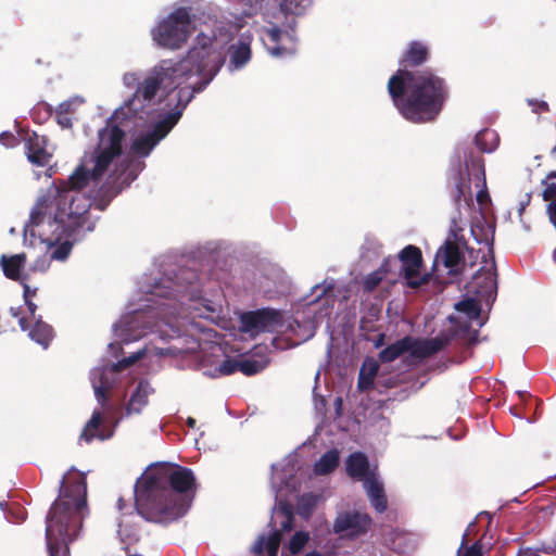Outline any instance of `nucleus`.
<instances>
[{"label": "nucleus", "mask_w": 556, "mask_h": 556, "mask_svg": "<svg viewBox=\"0 0 556 556\" xmlns=\"http://www.w3.org/2000/svg\"><path fill=\"white\" fill-rule=\"evenodd\" d=\"M399 260L401 262V274L409 288L418 289L428 283L430 274L420 275L422 254L419 248L412 244L406 245L400 252Z\"/></svg>", "instance_id": "ddd939ff"}, {"label": "nucleus", "mask_w": 556, "mask_h": 556, "mask_svg": "<svg viewBox=\"0 0 556 556\" xmlns=\"http://www.w3.org/2000/svg\"><path fill=\"white\" fill-rule=\"evenodd\" d=\"M186 422L187 426L191 429H193L197 425V420L193 417H188Z\"/></svg>", "instance_id": "6e6d98bb"}, {"label": "nucleus", "mask_w": 556, "mask_h": 556, "mask_svg": "<svg viewBox=\"0 0 556 556\" xmlns=\"http://www.w3.org/2000/svg\"><path fill=\"white\" fill-rule=\"evenodd\" d=\"M546 202V214L548 216V220L556 230V197L547 200Z\"/></svg>", "instance_id": "79ce46f5"}, {"label": "nucleus", "mask_w": 556, "mask_h": 556, "mask_svg": "<svg viewBox=\"0 0 556 556\" xmlns=\"http://www.w3.org/2000/svg\"><path fill=\"white\" fill-rule=\"evenodd\" d=\"M181 286L178 285L177 282H174V287H166L168 290L165 291V292H159L157 290L154 291V293L156 295H161V296H165V298H170V296H176V293L180 292V288ZM156 289H159L156 287Z\"/></svg>", "instance_id": "de8ad7c7"}, {"label": "nucleus", "mask_w": 556, "mask_h": 556, "mask_svg": "<svg viewBox=\"0 0 556 556\" xmlns=\"http://www.w3.org/2000/svg\"><path fill=\"white\" fill-rule=\"evenodd\" d=\"M485 280V291L484 293L491 294L492 292H496L497 289V281H496V275L493 273H488L484 277Z\"/></svg>", "instance_id": "c03bdc74"}, {"label": "nucleus", "mask_w": 556, "mask_h": 556, "mask_svg": "<svg viewBox=\"0 0 556 556\" xmlns=\"http://www.w3.org/2000/svg\"><path fill=\"white\" fill-rule=\"evenodd\" d=\"M498 141V136L494 130L482 129L475 136L473 143L479 149V152H475L480 155L482 152H493L497 148Z\"/></svg>", "instance_id": "393cba45"}, {"label": "nucleus", "mask_w": 556, "mask_h": 556, "mask_svg": "<svg viewBox=\"0 0 556 556\" xmlns=\"http://www.w3.org/2000/svg\"><path fill=\"white\" fill-rule=\"evenodd\" d=\"M283 326V315L281 311L264 307L250 311L240 316V331L249 333L252 338L263 332H275Z\"/></svg>", "instance_id": "9b49d317"}, {"label": "nucleus", "mask_w": 556, "mask_h": 556, "mask_svg": "<svg viewBox=\"0 0 556 556\" xmlns=\"http://www.w3.org/2000/svg\"><path fill=\"white\" fill-rule=\"evenodd\" d=\"M339 462L340 456L338 450H330L321 455V457L315 463L314 471L319 476L328 475L339 466Z\"/></svg>", "instance_id": "a878e982"}, {"label": "nucleus", "mask_w": 556, "mask_h": 556, "mask_svg": "<svg viewBox=\"0 0 556 556\" xmlns=\"http://www.w3.org/2000/svg\"><path fill=\"white\" fill-rule=\"evenodd\" d=\"M267 364V361L263 362L252 358L240 359L239 371H241L245 376H253L265 369Z\"/></svg>", "instance_id": "f704fd0d"}, {"label": "nucleus", "mask_w": 556, "mask_h": 556, "mask_svg": "<svg viewBox=\"0 0 556 556\" xmlns=\"http://www.w3.org/2000/svg\"><path fill=\"white\" fill-rule=\"evenodd\" d=\"M230 64L235 68H241L251 59V48L249 43L239 42L229 47Z\"/></svg>", "instance_id": "bb28decb"}, {"label": "nucleus", "mask_w": 556, "mask_h": 556, "mask_svg": "<svg viewBox=\"0 0 556 556\" xmlns=\"http://www.w3.org/2000/svg\"><path fill=\"white\" fill-rule=\"evenodd\" d=\"M180 274L186 275L189 282H191V280L195 278V274L190 270L180 269Z\"/></svg>", "instance_id": "603ef678"}, {"label": "nucleus", "mask_w": 556, "mask_h": 556, "mask_svg": "<svg viewBox=\"0 0 556 556\" xmlns=\"http://www.w3.org/2000/svg\"><path fill=\"white\" fill-rule=\"evenodd\" d=\"M83 102L78 97L65 100L61 102L56 109L54 110L55 113L59 114H65V115H72L75 113L76 108Z\"/></svg>", "instance_id": "58836bf2"}, {"label": "nucleus", "mask_w": 556, "mask_h": 556, "mask_svg": "<svg viewBox=\"0 0 556 556\" xmlns=\"http://www.w3.org/2000/svg\"><path fill=\"white\" fill-rule=\"evenodd\" d=\"M285 21L281 26L273 24L265 27L264 33L268 38L267 50L270 55L276 58H285L293 55L296 52V16L299 14L282 13Z\"/></svg>", "instance_id": "9d476101"}, {"label": "nucleus", "mask_w": 556, "mask_h": 556, "mask_svg": "<svg viewBox=\"0 0 556 556\" xmlns=\"http://www.w3.org/2000/svg\"><path fill=\"white\" fill-rule=\"evenodd\" d=\"M114 435V428L110 427L99 410H94L80 433V440L90 443L93 439L109 440Z\"/></svg>", "instance_id": "dca6fc26"}, {"label": "nucleus", "mask_w": 556, "mask_h": 556, "mask_svg": "<svg viewBox=\"0 0 556 556\" xmlns=\"http://www.w3.org/2000/svg\"><path fill=\"white\" fill-rule=\"evenodd\" d=\"M317 505V496L313 493H304L298 501V514L308 518Z\"/></svg>", "instance_id": "2f4dec72"}, {"label": "nucleus", "mask_w": 556, "mask_h": 556, "mask_svg": "<svg viewBox=\"0 0 556 556\" xmlns=\"http://www.w3.org/2000/svg\"><path fill=\"white\" fill-rule=\"evenodd\" d=\"M308 539V533L303 531L295 532L289 542L290 553L293 555L299 554L307 544Z\"/></svg>", "instance_id": "e433bc0d"}, {"label": "nucleus", "mask_w": 556, "mask_h": 556, "mask_svg": "<svg viewBox=\"0 0 556 556\" xmlns=\"http://www.w3.org/2000/svg\"><path fill=\"white\" fill-rule=\"evenodd\" d=\"M47 146L46 136H39L36 132L29 135L25 141L27 160L38 167L47 166L52 159V153L48 151Z\"/></svg>", "instance_id": "2eb2a0df"}, {"label": "nucleus", "mask_w": 556, "mask_h": 556, "mask_svg": "<svg viewBox=\"0 0 556 556\" xmlns=\"http://www.w3.org/2000/svg\"><path fill=\"white\" fill-rule=\"evenodd\" d=\"M7 505L4 501L0 502V507L3 508Z\"/></svg>", "instance_id": "13d9d810"}, {"label": "nucleus", "mask_w": 556, "mask_h": 556, "mask_svg": "<svg viewBox=\"0 0 556 556\" xmlns=\"http://www.w3.org/2000/svg\"><path fill=\"white\" fill-rule=\"evenodd\" d=\"M367 494L378 513H383L388 507V501L384 494L383 485L374 478H368L365 481Z\"/></svg>", "instance_id": "b1692460"}, {"label": "nucleus", "mask_w": 556, "mask_h": 556, "mask_svg": "<svg viewBox=\"0 0 556 556\" xmlns=\"http://www.w3.org/2000/svg\"><path fill=\"white\" fill-rule=\"evenodd\" d=\"M61 230L60 233L55 235L52 238H49V244L53 245L58 243L55 249L51 252V258L56 261H65L73 248V244L78 240H74L68 237V231L66 228H59Z\"/></svg>", "instance_id": "412c9836"}, {"label": "nucleus", "mask_w": 556, "mask_h": 556, "mask_svg": "<svg viewBox=\"0 0 556 556\" xmlns=\"http://www.w3.org/2000/svg\"><path fill=\"white\" fill-rule=\"evenodd\" d=\"M94 394H96V397H97L98 402L101 405H104L106 400H108L106 388H104L103 386L96 387L94 388Z\"/></svg>", "instance_id": "8fccbe9b"}, {"label": "nucleus", "mask_w": 556, "mask_h": 556, "mask_svg": "<svg viewBox=\"0 0 556 556\" xmlns=\"http://www.w3.org/2000/svg\"><path fill=\"white\" fill-rule=\"evenodd\" d=\"M379 370V364L371 357L365 358L363 362L359 374L357 388L361 391H368L374 388V381Z\"/></svg>", "instance_id": "4be33fe9"}, {"label": "nucleus", "mask_w": 556, "mask_h": 556, "mask_svg": "<svg viewBox=\"0 0 556 556\" xmlns=\"http://www.w3.org/2000/svg\"><path fill=\"white\" fill-rule=\"evenodd\" d=\"M55 119L62 128L70 129L73 127V121L70 115L55 113Z\"/></svg>", "instance_id": "a18cd8bd"}, {"label": "nucleus", "mask_w": 556, "mask_h": 556, "mask_svg": "<svg viewBox=\"0 0 556 556\" xmlns=\"http://www.w3.org/2000/svg\"><path fill=\"white\" fill-rule=\"evenodd\" d=\"M553 258H554V261L556 262V249H555V250H554V252H553Z\"/></svg>", "instance_id": "052dcab7"}, {"label": "nucleus", "mask_w": 556, "mask_h": 556, "mask_svg": "<svg viewBox=\"0 0 556 556\" xmlns=\"http://www.w3.org/2000/svg\"><path fill=\"white\" fill-rule=\"evenodd\" d=\"M303 1L304 0H281L279 11L280 13L303 14L305 9Z\"/></svg>", "instance_id": "4c0bfd02"}, {"label": "nucleus", "mask_w": 556, "mask_h": 556, "mask_svg": "<svg viewBox=\"0 0 556 556\" xmlns=\"http://www.w3.org/2000/svg\"><path fill=\"white\" fill-rule=\"evenodd\" d=\"M87 507V481L74 467L60 481L59 498L46 519V543L49 556H70L68 543L83 520Z\"/></svg>", "instance_id": "20e7f679"}, {"label": "nucleus", "mask_w": 556, "mask_h": 556, "mask_svg": "<svg viewBox=\"0 0 556 556\" xmlns=\"http://www.w3.org/2000/svg\"><path fill=\"white\" fill-rule=\"evenodd\" d=\"M448 320L452 324H455V326L441 336L430 339H419L405 336L381 350L378 354L379 361L382 363H391L407 352L415 358L425 359L442 351L451 343V341L459 337L462 339L469 337V345L477 342V334L470 333V324L468 321L460 323L454 316H450Z\"/></svg>", "instance_id": "0eeeda50"}, {"label": "nucleus", "mask_w": 556, "mask_h": 556, "mask_svg": "<svg viewBox=\"0 0 556 556\" xmlns=\"http://www.w3.org/2000/svg\"><path fill=\"white\" fill-rule=\"evenodd\" d=\"M240 359L227 357L218 366L217 371L222 376H229L239 371Z\"/></svg>", "instance_id": "ea45409f"}, {"label": "nucleus", "mask_w": 556, "mask_h": 556, "mask_svg": "<svg viewBox=\"0 0 556 556\" xmlns=\"http://www.w3.org/2000/svg\"><path fill=\"white\" fill-rule=\"evenodd\" d=\"M43 219H45V214L40 208L37 207L36 210H34L31 212L30 220H31L33 225L38 226L41 223H43Z\"/></svg>", "instance_id": "09e8293b"}, {"label": "nucleus", "mask_w": 556, "mask_h": 556, "mask_svg": "<svg viewBox=\"0 0 556 556\" xmlns=\"http://www.w3.org/2000/svg\"><path fill=\"white\" fill-rule=\"evenodd\" d=\"M457 556H459V552H457Z\"/></svg>", "instance_id": "e2e57ef3"}, {"label": "nucleus", "mask_w": 556, "mask_h": 556, "mask_svg": "<svg viewBox=\"0 0 556 556\" xmlns=\"http://www.w3.org/2000/svg\"><path fill=\"white\" fill-rule=\"evenodd\" d=\"M337 403H338L339 406H341L342 400L340 397L337 399Z\"/></svg>", "instance_id": "680f3d73"}, {"label": "nucleus", "mask_w": 556, "mask_h": 556, "mask_svg": "<svg viewBox=\"0 0 556 556\" xmlns=\"http://www.w3.org/2000/svg\"><path fill=\"white\" fill-rule=\"evenodd\" d=\"M16 509L18 510V517H17V522H22L25 520V511H23L20 507H16Z\"/></svg>", "instance_id": "4d7b16f0"}, {"label": "nucleus", "mask_w": 556, "mask_h": 556, "mask_svg": "<svg viewBox=\"0 0 556 556\" xmlns=\"http://www.w3.org/2000/svg\"><path fill=\"white\" fill-rule=\"evenodd\" d=\"M126 506H127V504H126L125 500H124L123 497H119V498L117 500V509H118L119 511H124V509L126 508Z\"/></svg>", "instance_id": "864d4df0"}, {"label": "nucleus", "mask_w": 556, "mask_h": 556, "mask_svg": "<svg viewBox=\"0 0 556 556\" xmlns=\"http://www.w3.org/2000/svg\"><path fill=\"white\" fill-rule=\"evenodd\" d=\"M125 135V130L118 126L101 129L98 147L89 156L83 159L67 180L60 181L55 190H71V193H77L91 181L98 182L112 162L122 155Z\"/></svg>", "instance_id": "423d86ee"}, {"label": "nucleus", "mask_w": 556, "mask_h": 556, "mask_svg": "<svg viewBox=\"0 0 556 556\" xmlns=\"http://www.w3.org/2000/svg\"><path fill=\"white\" fill-rule=\"evenodd\" d=\"M18 324L23 331L28 330V336L31 340L43 348H48L53 338V328L45 323L40 315L34 320L31 328H29L27 318L25 317H21Z\"/></svg>", "instance_id": "f3484780"}, {"label": "nucleus", "mask_w": 556, "mask_h": 556, "mask_svg": "<svg viewBox=\"0 0 556 556\" xmlns=\"http://www.w3.org/2000/svg\"><path fill=\"white\" fill-rule=\"evenodd\" d=\"M119 176L110 174L103 185L99 188L94 195L97 207L105 210L113 198H115L123 189L122 184L118 182Z\"/></svg>", "instance_id": "aec40b11"}, {"label": "nucleus", "mask_w": 556, "mask_h": 556, "mask_svg": "<svg viewBox=\"0 0 556 556\" xmlns=\"http://www.w3.org/2000/svg\"><path fill=\"white\" fill-rule=\"evenodd\" d=\"M148 404V395L146 391H142V383L140 382L136 390L132 392L127 406L126 414H139L142 408Z\"/></svg>", "instance_id": "cd10ccee"}, {"label": "nucleus", "mask_w": 556, "mask_h": 556, "mask_svg": "<svg viewBox=\"0 0 556 556\" xmlns=\"http://www.w3.org/2000/svg\"><path fill=\"white\" fill-rule=\"evenodd\" d=\"M143 356V352H137L131 354L128 357H124L119 359L116 364H114V370L115 371H122L126 369L127 367L136 364L141 357Z\"/></svg>", "instance_id": "a19ab883"}, {"label": "nucleus", "mask_w": 556, "mask_h": 556, "mask_svg": "<svg viewBox=\"0 0 556 556\" xmlns=\"http://www.w3.org/2000/svg\"><path fill=\"white\" fill-rule=\"evenodd\" d=\"M28 280H20L18 282L23 286V298L24 300H31L36 293L37 289H31L30 286L27 283Z\"/></svg>", "instance_id": "49530a36"}, {"label": "nucleus", "mask_w": 556, "mask_h": 556, "mask_svg": "<svg viewBox=\"0 0 556 556\" xmlns=\"http://www.w3.org/2000/svg\"><path fill=\"white\" fill-rule=\"evenodd\" d=\"M225 62L222 47L217 46L215 35L207 36L200 33L195 45L187 55L178 62L162 60L140 81L135 93L125 103L116 109L106 121L105 127L118 126L135 117L141 112L146 103L151 102L159 90L170 92L184 81L193 76L200 79L192 85L191 91L181 88L178 92V105L175 109H185L195 92H201L222 68Z\"/></svg>", "instance_id": "f257e3e1"}, {"label": "nucleus", "mask_w": 556, "mask_h": 556, "mask_svg": "<svg viewBox=\"0 0 556 556\" xmlns=\"http://www.w3.org/2000/svg\"><path fill=\"white\" fill-rule=\"evenodd\" d=\"M0 143L5 148H12L17 144V138L11 131L0 134Z\"/></svg>", "instance_id": "37998d69"}, {"label": "nucleus", "mask_w": 556, "mask_h": 556, "mask_svg": "<svg viewBox=\"0 0 556 556\" xmlns=\"http://www.w3.org/2000/svg\"><path fill=\"white\" fill-rule=\"evenodd\" d=\"M276 515L278 517L282 518V520L280 522L282 531L289 532L293 529L294 515H293V507L291 504H289L287 502H280Z\"/></svg>", "instance_id": "7c9ffc66"}, {"label": "nucleus", "mask_w": 556, "mask_h": 556, "mask_svg": "<svg viewBox=\"0 0 556 556\" xmlns=\"http://www.w3.org/2000/svg\"><path fill=\"white\" fill-rule=\"evenodd\" d=\"M194 29L191 8L180 7L159 23L152 36L159 46L177 50L187 43Z\"/></svg>", "instance_id": "1a4fd4ad"}, {"label": "nucleus", "mask_w": 556, "mask_h": 556, "mask_svg": "<svg viewBox=\"0 0 556 556\" xmlns=\"http://www.w3.org/2000/svg\"><path fill=\"white\" fill-rule=\"evenodd\" d=\"M437 258H440L446 268H454L464 261V255L454 241L447 240L439 249Z\"/></svg>", "instance_id": "5701e85b"}, {"label": "nucleus", "mask_w": 556, "mask_h": 556, "mask_svg": "<svg viewBox=\"0 0 556 556\" xmlns=\"http://www.w3.org/2000/svg\"><path fill=\"white\" fill-rule=\"evenodd\" d=\"M387 269H384V264L377 270L368 274L363 280V290L365 292H372L382 281Z\"/></svg>", "instance_id": "c9c22d12"}, {"label": "nucleus", "mask_w": 556, "mask_h": 556, "mask_svg": "<svg viewBox=\"0 0 556 556\" xmlns=\"http://www.w3.org/2000/svg\"><path fill=\"white\" fill-rule=\"evenodd\" d=\"M281 532L279 530H275L268 538H262L260 541V549L262 553L264 551L267 552L268 556H276L281 542Z\"/></svg>", "instance_id": "c756f323"}, {"label": "nucleus", "mask_w": 556, "mask_h": 556, "mask_svg": "<svg viewBox=\"0 0 556 556\" xmlns=\"http://www.w3.org/2000/svg\"><path fill=\"white\" fill-rule=\"evenodd\" d=\"M130 78H132V80H135V75H129ZM125 79H128V76H125Z\"/></svg>", "instance_id": "bf43d9fd"}, {"label": "nucleus", "mask_w": 556, "mask_h": 556, "mask_svg": "<svg viewBox=\"0 0 556 556\" xmlns=\"http://www.w3.org/2000/svg\"><path fill=\"white\" fill-rule=\"evenodd\" d=\"M25 301V304L28 308V312L30 314V318L31 320H35L38 318V316H36V311H37V305L33 302V300H24Z\"/></svg>", "instance_id": "3c124183"}, {"label": "nucleus", "mask_w": 556, "mask_h": 556, "mask_svg": "<svg viewBox=\"0 0 556 556\" xmlns=\"http://www.w3.org/2000/svg\"><path fill=\"white\" fill-rule=\"evenodd\" d=\"M194 489L195 478L190 468L159 463L136 483L135 506L146 520L169 523L187 513L191 503L188 492Z\"/></svg>", "instance_id": "7ed1b4c3"}, {"label": "nucleus", "mask_w": 556, "mask_h": 556, "mask_svg": "<svg viewBox=\"0 0 556 556\" xmlns=\"http://www.w3.org/2000/svg\"><path fill=\"white\" fill-rule=\"evenodd\" d=\"M446 184L458 212L463 206L470 208L472 205V190L477 191V202L484 205L491 201L486 188L484 159L467 146H459L450 160Z\"/></svg>", "instance_id": "39448f33"}, {"label": "nucleus", "mask_w": 556, "mask_h": 556, "mask_svg": "<svg viewBox=\"0 0 556 556\" xmlns=\"http://www.w3.org/2000/svg\"><path fill=\"white\" fill-rule=\"evenodd\" d=\"M541 197L544 201L556 198V170H551L541 181Z\"/></svg>", "instance_id": "72a5a7b5"}, {"label": "nucleus", "mask_w": 556, "mask_h": 556, "mask_svg": "<svg viewBox=\"0 0 556 556\" xmlns=\"http://www.w3.org/2000/svg\"><path fill=\"white\" fill-rule=\"evenodd\" d=\"M429 48L421 41H412L400 60L401 67L388 81V92L394 106L408 122H434L450 97L446 80L430 68L412 71L425 64Z\"/></svg>", "instance_id": "f03ea898"}, {"label": "nucleus", "mask_w": 556, "mask_h": 556, "mask_svg": "<svg viewBox=\"0 0 556 556\" xmlns=\"http://www.w3.org/2000/svg\"><path fill=\"white\" fill-rule=\"evenodd\" d=\"M181 115L182 109H175L169 112L163 119L154 125L152 131L139 136L132 141L131 151L138 156H148L155 146L169 134Z\"/></svg>", "instance_id": "f8f14e48"}, {"label": "nucleus", "mask_w": 556, "mask_h": 556, "mask_svg": "<svg viewBox=\"0 0 556 556\" xmlns=\"http://www.w3.org/2000/svg\"><path fill=\"white\" fill-rule=\"evenodd\" d=\"M384 343V334H379L378 339L375 342L376 348H380Z\"/></svg>", "instance_id": "5fc2aeb1"}, {"label": "nucleus", "mask_w": 556, "mask_h": 556, "mask_svg": "<svg viewBox=\"0 0 556 556\" xmlns=\"http://www.w3.org/2000/svg\"><path fill=\"white\" fill-rule=\"evenodd\" d=\"M26 261L27 257L25 253H18L11 256L3 254L0 257V267L8 279L13 281L28 280L29 275L22 273Z\"/></svg>", "instance_id": "a211bd4d"}, {"label": "nucleus", "mask_w": 556, "mask_h": 556, "mask_svg": "<svg viewBox=\"0 0 556 556\" xmlns=\"http://www.w3.org/2000/svg\"><path fill=\"white\" fill-rule=\"evenodd\" d=\"M371 518L367 514L358 511H345L339 514L333 522V532L336 534H345L350 539L358 538L365 534L370 526Z\"/></svg>", "instance_id": "4468645a"}, {"label": "nucleus", "mask_w": 556, "mask_h": 556, "mask_svg": "<svg viewBox=\"0 0 556 556\" xmlns=\"http://www.w3.org/2000/svg\"><path fill=\"white\" fill-rule=\"evenodd\" d=\"M455 309L467 314L469 319H477L480 316L481 307L477 300L468 298L455 304Z\"/></svg>", "instance_id": "473e14b6"}, {"label": "nucleus", "mask_w": 556, "mask_h": 556, "mask_svg": "<svg viewBox=\"0 0 556 556\" xmlns=\"http://www.w3.org/2000/svg\"><path fill=\"white\" fill-rule=\"evenodd\" d=\"M345 469L349 477L357 480H367L375 475L369 472L368 457L362 452L350 454L345 462Z\"/></svg>", "instance_id": "6ab92c4d"}, {"label": "nucleus", "mask_w": 556, "mask_h": 556, "mask_svg": "<svg viewBox=\"0 0 556 556\" xmlns=\"http://www.w3.org/2000/svg\"><path fill=\"white\" fill-rule=\"evenodd\" d=\"M54 113V109L51 104L45 101H39L30 110L31 119L39 125L48 122Z\"/></svg>", "instance_id": "c85d7f7f"}, {"label": "nucleus", "mask_w": 556, "mask_h": 556, "mask_svg": "<svg viewBox=\"0 0 556 556\" xmlns=\"http://www.w3.org/2000/svg\"><path fill=\"white\" fill-rule=\"evenodd\" d=\"M54 201L56 212L51 224L55 226V230L66 228L68 237L74 240H81L86 232L93 230L94 225L89 220V198L80 192L55 190Z\"/></svg>", "instance_id": "6e6552de"}]
</instances>
